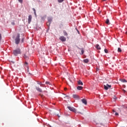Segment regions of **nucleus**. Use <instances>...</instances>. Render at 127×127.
<instances>
[{
  "label": "nucleus",
  "mask_w": 127,
  "mask_h": 127,
  "mask_svg": "<svg viewBox=\"0 0 127 127\" xmlns=\"http://www.w3.org/2000/svg\"><path fill=\"white\" fill-rule=\"evenodd\" d=\"M13 54L14 56H17L18 55L21 54V51L20 50V49L17 48L15 50H14L13 51Z\"/></svg>",
  "instance_id": "nucleus-1"
},
{
  "label": "nucleus",
  "mask_w": 127,
  "mask_h": 127,
  "mask_svg": "<svg viewBox=\"0 0 127 127\" xmlns=\"http://www.w3.org/2000/svg\"><path fill=\"white\" fill-rule=\"evenodd\" d=\"M20 37V34L19 33L17 34V37H16V39L15 40V43L16 44H19V42H20V39L19 38Z\"/></svg>",
  "instance_id": "nucleus-2"
},
{
  "label": "nucleus",
  "mask_w": 127,
  "mask_h": 127,
  "mask_svg": "<svg viewBox=\"0 0 127 127\" xmlns=\"http://www.w3.org/2000/svg\"><path fill=\"white\" fill-rule=\"evenodd\" d=\"M23 57L26 60H28V53L26 52L25 53L23 54Z\"/></svg>",
  "instance_id": "nucleus-3"
},
{
  "label": "nucleus",
  "mask_w": 127,
  "mask_h": 127,
  "mask_svg": "<svg viewBox=\"0 0 127 127\" xmlns=\"http://www.w3.org/2000/svg\"><path fill=\"white\" fill-rule=\"evenodd\" d=\"M80 102L81 103L84 104L85 105H87V100H86V99H81V100H80Z\"/></svg>",
  "instance_id": "nucleus-4"
},
{
  "label": "nucleus",
  "mask_w": 127,
  "mask_h": 127,
  "mask_svg": "<svg viewBox=\"0 0 127 127\" xmlns=\"http://www.w3.org/2000/svg\"><path fill=\"white\" fill-rule=\"evenodd\" d=\"M73 98L75 99V100H79L80 96L77 94H73L72 95Z\"/></svg>",
  "instance_id": "nucleus-5"
},
{
  "label": "nucleus",
  "mask_w": 127,
  "mask_h": 127,
  "mask_svg": "<svg viewBox=\"0 0 127 127\" xmlns=\"http://www.w3.org/2000/svg\"><path fill=\"white\" fill-rule=\"evenodd\" d=\"M67 109H68L69 111H71V112H76V109H75L74 107L68 106Z\"/></svg>",
  "instance_id": "nucleus-6"
},
{
  "label": "nucleus",
  "mask_w": 127,
  "mask_h": 127,
  "mask_svg": "<svg viewBox=\"0 0 127 127\" xmlns=\"http://www.w3.org/2000/svg\"><path fill=\"white\" fill-rule=\"evenodd\" d=\"M32 19V16L31 15H29L28 19V22L29 24H30Z\"/></svg>",
  "instance_id": "nucleus-7"
},
{
  "label": "nucleus",
  "mask_w": 127,
  "mask_h": 127,
  "mask_svg": "<svg viewBox=\"0 0 127 127\" xmlns=\"http://www.w3.org/2000/svg\"><path fill=\"white\" fill-rule=\"evenodd\" d=\"M109 88H111V85H109V84L104 85V89H105V90H108Z\"/></svg>",
  "instance_id": "nucleus-8"
},
{
  "label": "nucleus",
  "mask_w": 127,
  "mask_h": 127,
  "mask_svg": "<svg viewBox=\"0 0 127 127\" xmlns=\"http://www.w3.org/2000/svg\"><path fill=\"white\" fill-rule=\"evenodd\" d=\"M60 40L62 41L63 42L64 41H66V38L64 36H61L59 38Z\"/></svg>",
  "instance_id": "nucleus-9"
},
{
  "label": "nucleus",
  "mask_w": 127,
  "mask_h": 127,
  "mask_svg": "<svg viewBox=\"0 0 127 127\" xmlns=\"http://www.w3.org/2000/svg\"><path fill=\"white\" fill-rule=\"evenodd\" d=\"M36 89L37 91H38V92H40V93L42 92V89H41V88H39V87L36 86Z\"/></svg>",
  "instance_id": "nucleus-10"
},
{
  "label": "nucleus",
  "mask_w": 127,
  "mask_h": 127,
  "mask_svg": "<svg viewBox=\"0 0 127 127\" xmlns=\"http://www.w3.org/2000/svg\"><path fill=\"white\" fill-rule=\"evenodd\" d=\"M48 22H49V25H50V23H51V21H52V18L50 17L48 18Z\"/></svg>",
  "instance_id": "nucleus-11"
},
{
  "label": "nucleus",
  "mask_w": 127,
  "mask_h": 127,
  "mask_svg": "<svg viewBox=\"0 0 127 127\" xmlns=\"http://www.w3.org/2000/svg\"><path fill=\"white\" fill-rule=\"evenodd\" d=\"M80 85H81V86H80V90H82V89H83L84 88V87L82 86L83 85V83L81 80H80Z\"/></svg>",
  "instance_id": "nucleus-12"
},
{
  "label": "nucleus",
  "mask_w": 127,
  "mask_h": 127,
  "mask_svg": "<svg viewBox=\"0 0 127 127\" xmlns=\"http://www.w3.org/2000/svg\"><path fill=\"white\" fill-rule=\"evenodd\" d=\"M105 23H106V24H110V20L109 19H106Z\"/></svg>",
  "instance_id": "nucleus-13"
},
{
  "label": "nucleus",
  "mask_w": 127,
  "mask_h": 127,
  "mask_svg": "<svg viewBox=\"0 0 127 127\" xmlns=\"http://www.w3.org/2000/svg\"><path fill=\"white\" fill-rule=\"evenodd\" d=\"M96 48H97V49H98V50L101 49V47H100V45H99V44H97L96 45Z\"/></svg>",
  "instance_id": "nucleus-14"
},
{
  "label": "nucleus",
  "mask_w": 127,
  "mask_h": 127,
  "mask_svg": "<svg viewBox=\"0 0 127 127\" xmlns=\"http://www.w3.org/2000/svg\"><path fill=\"white\" fill-rule=\"evenodd\" d=\"M80 50L81 51V55L84 54V52H85L84 48H81Z\"/></svg>",
  "instance_id": "nucleus-15"
},
{
  "label": "nucleus",
  "mask_w": 127,
  "mask_h": 127,
  "mask_svg": "<svg viewBox=\"0 0 127 127\" xmlns=\"http://www.w3.org/2000/svg\"><path fill=\"white\" fill-rule=\"evenodd\" d=\"M83 62H84V63H88L89 62V59H84Z\"/></svg>",
  "instance_id": "nucleus-16"
},
{
  "label": "nucleus",
  "mask_w": 127,
  "mask_h": 127,
  "mask_svg": "<svg viewBox=\"0 0 127 127\" xmlns=\"http://www.w3.org/2000/svg\"><path fill=\"white\" fill-rule=\"evenodd\" d=\"M37 84L38 85H40L41 87H42V85H44L43 84H42V82H38Z\"/></svg>",
  "instance_id": "nucleus-17"
},
{
  "label": "nucleus",
  "mask_w": 127,
  "mask_h": 127,
  "mask_svg": "<svg viewBox=\"0 0 127 127\" xmlns=\"http://www.w3.org/2000/svg\"><path fill=\"white\" fill-rule=\"evenodd\" d=\"M64 34L65 36H67L68 35V34L65 32V31H64Z\"/></svg>",
  "instance_id": "nucleus-18"
},
{
  "label": "nucleus",
  "mask_w": 127,
  "mask_h": 127,
  "mask_svg": "<svg viewBox=\"0 0 127 127\" xmlns=\"http://www.w3.org/2000/svg\"><path fill=\"white\" fill-rule=\"evenodd\" d=\"M121 81L123 82H127V80H126V79H121Z\"/></svg>",
  "instance_id": "nucleus-19"
},
{
  "label": "nucleus",
  "mask_w": 127,
  "mask_h": 127,
  "mask_svg": "<svg viewBox=\"0 0 127 127\" xmlns=\"http://www.w3.org/2000/svg\"><path fill=\"white\" fill-rule=\"evenodd\" d=\"M122 49L120 48H119L118 49V52H122Z\"/></svg>",
  "instance_id": "nucleus-20"
},
{
  "label": "nucleus",
  "mask_w": 127,
  "mask_h": 127,
  "mask_svg": "<svg viewBox=\"0 0 127 127\" xmlns=\"http://www.w3.org/2000/svg\"><path fill=\"white\" fill-rule=\"evenodd\" d=\"M33 10L34 12L35 15H36V11H35V9L34 8H33Z\"/></svg>",
  "instance_id": "nucleus-21"
},
{
  "label": "nucleus",
  "mask_w": 127,
  "mask_h": 127,
  "mask_svg": "<svg viewBox=\"0 0 127 127\" xmlns=\"http://www.w3.org/2000/svg\"><path fill=\"white\" fill-rule=\"evenodd\" d=\"M19 2H20V3H22V2H23V0H18Z\"/></svg>",
  "instance_id": "nucleus-22"
},
{
  "label": "nucleus",
  "mask_w": 127,
  "mask_h": 127,
  "mask_svg": "<svg viewBox=\"0 0 127 127\" xmlns=\"http://www.w3.org/2000/svg\"><path fill=\"white\" fill-rule=\"evenodd\" d=\"M59 2H63L64 1V0H58Z\"/></svg>",
  "instance_id": "nucleus-23"
},
{
  "label": "nucleus",
  "mask_w": 127,
  "mask_h": 127,
  "mask_svg": "<svg viewBox=\"0 0 127 127\" xmlns=\"http://www.w3.org/2000/svg\"><path fill=\"white\" fill-rule=\"evenodd\" d=\"M46 84L47 85V84H48V85H51V84H50V82H49V81H46Z\"/></svg>",
  "instance_id": "nucleus-24"
},
{
  "label": "nucleus",
  "mask_w": 127,
  "mask_h": 127,
  "mask_svg": "<svg viewBox=\"0 0 127 127\" xmlns=\"http://www.w3.org/2000/svg\"><path fill=\"white\" fill-rule=\"evenodd\" d=\"M104 51H105V53H108V50H107V49H105Z\"/></svg>",
  "instance_id": "nucleus-25"
},
{
  "label": "nucleus",
  "mask_w": 127,
  "mask_h": 127,
  "mask_svg": "<svg viewBox=\"0 0 127 127\" xmlns=\"http://www.w3.org/2000/svg\"><path fill=\"white\" fill-rule=\"evenodd\" d=\"M21 42H22V43H24V38H23L21 39Z\"/></svg>",
  "instance_id": "nucleus-26"
},
{
  "label": "nucleus",
  "mask_w": 127,
  "mask_h": 127,
  "mask_svg": "<svg viewBox=\"0 0 127 127\" xmlns=\"http://www.w3.org/2000/svg\"><path fill=\"white\" fill-rule=\"evenodd\" d=\"M41 19H42V20H44V19H45V17H42Z\"/></svg>",
  "instance_id": "nucleus-27"
},
{
  "label": "nucleus",
  "mask_w": 127,
  "mask_h": 127,
  "mask_svg": "<svg viewBox=\"0 0 127 127\" xmlns=\"http://www.w3.org/2000/svg\"><path fill=\"white\" fill-rule=\"evenodd\" d=\"M27 65H28V63H27V62H26L25 63V66H27Z\"/></svg>",
  "instance_id": "nucleus-28"
},
{
  "label": "nucleus",
  "mask_w": 127,
  "mask_h": 127,
  "mask_svg": "<svg viewBox=\"0 0 127 127\" xmlns=\"http://www.w3.org/2000/svg\"><path fill=\"white\" fill-rule=\"evenodd\" d=\"M77 89L80 90V86H77Z\"/></svg>",
  "instance_id": "nucleus-29"
},
{
  "label": "nucleus",
  "mask_w": 127,
  "mask_h": 127,
  "mask_svg": "<svg viewBox=\"0 0 127 127\" xmlns=\"http://www.w3.org/2000/svg\"><path fill=\"white\" fill-rule=\"evenodd\" d=\"M116 116H119V113H115Z\"/></svg>",
  "instance_id": "nucleus-30"
},
{
  "label": "nucleus",
  "mask_w": 127,
  "mask_h": 127,
  "mask_svg": "<svg viewBox=\"0 0 127 127\" xmlns=\"http://www.w3.org/2000/svg\"><path fill=\"white\" fill-rule=\"evenodd\" d=\"M11 24H12V25H14L15 23H14V22H12V23H11Z\"/></svg>",
  "instance_id": "nucleus-31"
},
{
  "label": "nucleus",
  "mask_w": 127,
  "mask_h": 127,
  "mask_svg": "<svg viewBox=\"0 0 127 127\" xmlns=\"http://www.w3.org/2000/svg\"><path fill=\"white\" fill-rule=\"evenodd\" d=\"M78 85H80V80L78 81Z\"/></svg>",
  "instance_id": "nucleus-32"
},
{
  "label": "nucleus",
  "mask_w": 127,
  "mask_h": 127,
  "mask_svg": "<svg viewBox=\"0 0 127 127\" xmlns=\"http://www.w3.org/2000/svg\"><path fill=\"white\" fill-rule=\"evenodd\" d=\"M64 91H66L67 88H64Z\"/></svg>",
  "instance_id": "nucleus-33"
},
{
  "label": "nucleus",
  "mask_w": 127,
  "mask_h": 127,
  "mask_svg": "<svg viewBox=\"0 0 127 127\" xmlns=\"http://www.w3.org/2000/svg\"><path fill=\"white\" fill-rule=\"evenodd\" d=\"M123 91H124V93H126V92H127V91H126V90H125V89H123Z\"/></svg>",
  "instance_id": "nucleus-34"
},
{
  "label": "nucleus",
  "mask_w": 127,
  "mask_h": 127,
  "mask_svg": "<svg viewBox=\"0 0 127 127\" xmlns=\"http://www.w3.org/2000/svg\"><path fill=\"white\" fill-rule=\"evenodd\" d=\"M123 87L126 88V85H123Z\"/></svg>",
  "instance_id": "nucleus-35"
},
{
  "label": "nucleus",
  "mask_w": 127,
  "mask_h": 127,
  "mask_svg": "<svg viewBox=\"0 0 127 127\" xmlns=\"http://www.w3.org/2000/svg\"><path fill=\"white\" fill-rule=\"evenodd\" d=\"M77 32H78V34H80V32H79L78 30H77Z\"/></svg>",
  "instance_id": "nucleus-36"
},
{
  "label": "nucleus",
  "mask_w": 127,
  "mask_h": 127,
  "mask_svg": "<svg viewBox=\"0 0 127 127\" xmlns=\"http://www.w3.org/2000/svg\"><path fill=\"white\" fill-rule=\"evenodd\" d=\"M42 86H45V84L42 85Z\"/></svg>",
  "instance_id": "nucleus-37"
},
{
  "label": "nucleus",
  "mask_w": 127,
  "mask_h": 127,
  "mask_svg": "<svg viewBox=\"0 0 127 127\" xmlns=\"http://www.w3.org/2000/svg\"><path fill=\"white\" fill-rule=\"evenodd\" d=\"M103 1H106V0H103Z\"/></svg>",
  "instance_id": "nucleus-38"
},
{
  "label": "nucleus",
  "mask_w": 127,
  "mask_h": 127,
  "mask_svg": "<svg viewBox=\"0 0 127 127\" xmlns=\"http://www.w3.org/2000/svg\"><path fill=\"white\" fill-rule=\"evenodd\" d=\"M126 34H127V32H126Z\"/></svg>",
  "instance_id": "nucleus-39"
},
{
  "label": "nucleus",
  "mask_w": 127,
  "mask_h": 127,
  "mask_svg": "<svg viewBox=\"0 0 127 127\" xmlns=\"http://www.w3.org/2000/svg\"><path fill=\"white\" fill-rule=\"evenodd\" d=\"M113 112H115L114 110H113Z\"/></svg>",
  "instance_id": "nucleus-40"
},
{
  "label": "nucleus",
  "mask_w": 127,
  "mask_h": 127,
  "mask_svg": "<svg viewBox=\"0 0 127 127\" xmlns=\"http://www.w3.org/2000/svg\"><path fill=\"white\" fill-rule=\"evenodd\" d=\"M126 108H127V107H126Z\"/></svg>",
  "instance_id": "nucleus-41"
}]
</instances>
